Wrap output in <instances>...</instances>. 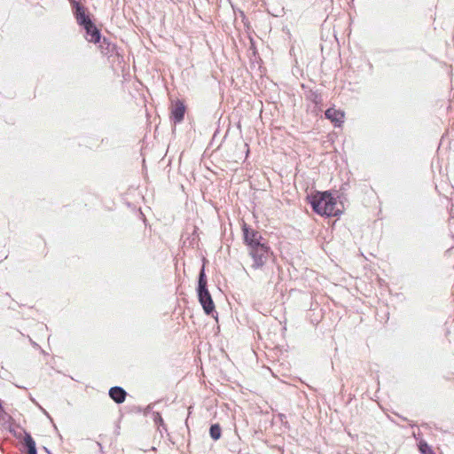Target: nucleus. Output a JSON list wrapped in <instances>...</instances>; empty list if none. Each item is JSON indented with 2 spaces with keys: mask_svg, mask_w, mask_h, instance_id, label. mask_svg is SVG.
I'll list each match as a JSON object with an SVG mask.
<instances>
[{
  "mask_svg": "<svg viewBox=\"0 0 454 454\" xmlns=\"http://www.w3.org/2000/svg\"><path fill=\"white\" fill-rule=\"evenodd\" d=\"M314 101H315V103H316V104H317V103L319 102V101L317 100V95L315 96Z\"/></svg>",
  "mask_w": 454,
  "mask_h": 454,
  "instance_id": "15",
  "label": "nucleus"
},
{
  "mask_svg": "<svg viewBox=\"0 0 454 454\" xmlns=\"http://www.w3.org/2000/svg\"><path fill=\"white\" fill-rule=\"evenodd\" d=\"M25 444L27 448L28 454H36L35 442L30 434H26L24 438Z\"/></svg>",
  "mask_w": 454,
  "mask_h": 454,
  "instance_id": "10",
  "label": "nucleus"
},
{
  "mask_svg": "<svg viewBox=\"0 0 454 454\" xmlns=\"http://www.w3.org/2000/svg\"><path fill=\"white\" fill-rule=\"evenodd\" d=\"M45 450V452H47L49 454V452H51L47 448H44Z\"/></svg>",
  "mask_w": 454,
  "mask_h": 454,
  "instance_id": "16",
  "label": "nucleus"
},
{
  "mask_svg": "<svg viewBox=\"0 0 454 454\" xmlns=\"http://www.w3.org/2000/svg\"><path fill=\"white\" fill-rule=\"evenodd\" d=\"M110 397L117 403H121L125 401L127 393L121 387H113L109 390Z\"/></svg>",
  "mask_w": 454,
  "mask_h": 454,
  "instance_id": "8",
  "label": "nucleus"
},
{
  "mask_svg": "<svg viewBox=\"0 0 454 454\" xmlns=\"http://www.w3.org/2000/svg\"><path fill=\"white\" fill-rule=\"evenodd\" d=\"M185 113V106L181 101H177L173 109H172V116L175 120V122H180L183 121Z\"/></svg>",
  "mask_w": 454,
  "mask_h": 454,
  "instance_id": "9",
  "label": "nucleus"
},
{
  "mask_svg": "<svg viewBox=\"0 0 454 454\" xmlns=\"http://www.w3.org/2000/svg\"><path fill=\"white\" fill-rule=\"evenodd\" d=\"M221 427L218 424H214L210 427L209 434L212 439L218 440L221 437Z\"/></svg>",
  "mask_w": 454,
  "mask_h": 454,
  "instance_id": "11",
  "label": "nucleus"
},
{
  "mask_svg": "<svg viewBox=\"0 0 454 454\" xmlns=\"http://www.w3.org/2000/svg\"><path fill=\"white\" fill-rule=\"evenodd\" d=\"M40 410L43 412V414H45L48 418H50L48 412L43 408H42L41 406H40Z\"/></svg>",
  "mask_w": 454,
  "mask_h": 454,
  "instance_id": "14",
  "label": "nucleus"
},
{
  "mask_svg": "<svg viewBox=\"0 0 454 454\" xmlns=\"http://www.w3.org/2000/svg\"><path fill=\"white\" fill-rule=\"evenodd\" d=\"M83 27L86 30V39L89 42L97 43L100 41V31L98 30V28H97V27L94 25L92 21L87 22V25H85V27Z\"/></svg>",
  "mask_w": 454,
  "mask_h": 454,
  "instance_id": "5",
  "label": "nucleus"
},
{
  "mask_svg": "<svg viewBox=\"0 0 454 454\" xmlns=\"http://www.w3.org/2000/svg\"><path fill=\"white\" fill-rule=\"evenodd\" d=\"M154 421L156 423L160 424V425H163V419H162L161 416L159 413L155 414Z\"/></svg>",
  "mask_w": 454,
  "mask_h": 454,
  "instance_id": "13",
  "label": "nucleus"
},
{
  "mask_svg": "<svg viewBox=\"0 0 454 454\" xmlns=\"http://www.w3.org/2000/svg\"><path fill=\"white\" fill-rule=\"evenodd\" d=\"M49 454H52L51 452H49Z\"/></svg>",
  "mask_w": 454,
  "mask_h": 454,
  "instance_id": "17",
  "label": "nucleus"
},
{
  "mask_svg": "<svg viewBox=\"0 0 454 454\" xmlns=\"http://www.w3.org/2000/svg\"><path fill=\"white\" fill-rule=\"evenodd\" d=\"M249 254L254 260L252 267L254 269H259L263 266L266 262L268 255V247L263 243H257L256 246L249 248Z\"/></svg>",
  "mask_w": 454,
  "mask_h": 454,
  "instance_id": "3",
  "label": "nucleus"
},
{
  "mask_svg": "<svg viewBox=\"0 0 454 454\" xmlns=\"http://www.w3.org/2000/svg\"><path fill=\"white\" fill-rule=\"evenodd\" d=\"M244 239L246 244L250 247L256 246L257 243H262V236L259 232L249 230L246 224L243 226Z\"/></svg>",
  "mask_w": 454,
  "mask_h": 454,
  "instance_id": "4",
  "label": "nucleus"
},
{
  "mask_svg": "<svg viewBox=\"0 0 454 454\" xmlns=\"http://www.w3.org/2000/svg\"><path fill=\"white\" fill-rule=\"evenodd\" d=\"M325 114L336 127H340L344 121V113L340 110L328 108Z\"/></svg>",
  "mask_w": 454,
  "mask_h": 454,
  "instance_id": "6",
  "label": "nucleus"
},
{
  "mask_svg": "<svg viewBox=\"0 0 454 454\" xmlns=\"http://www.w3.org/2000/svg\"><path fill=\"white\" fill-rule=\"evenodd\" d=\"M310 204L314 211L321 215L335 216L341 212L336 207V199L329 192H317L311 198Z\"/></svg>",
  "mask_w": 454,
  "mask_h": 454,
  "instance_id": "1",
  "label": "nucleus"
},
{
  "mask_svg": "<svg viewBox=\"0 0 454 454\" xmlns=\"http://www.w3.org/2000/svg\"><path fill=\"white\" fill-rule=\"evenodd\" d=\"M419 447L421 454H435L426 442L420 441Z\"/></svg>",
  "mask_w": 454,
  "mask_h": 454,
  "instance_id": "12",
  "label": "nucleus"
},
{
  "mask_svg": "<svg viewBox=\"0 0 454 454\" xmlns=\"http://www.w3.org/2000/svg\"><path fill=\"white\" fill-rule=\"evenodd\" d=\"M71 1L74 2L75 5V16L77 22L83 27L87 25V22H91L90 19L85 14L83 7L74 0Z\"/></svg>",
  "mask_w": 454,
  "mask_h": 454,
  "instance_id": "7",
  "label": "nucleus"
},
{
  "mask_svg": "<svg viewBox=\"0 0 454 454\" xmlns=\"http://www.w3.org/2000/svg\"><path fill=\"white\" fill-rule=\"evenodd\" d=\"M198 297L205 313L207 315L212 314L215 311V304L211 294L207 288V279L204 269L200 270L199 276Z\"/></svg>",
  "mask_w": 454,
  "mask_h": 454,
  "instance_id": "2",
  "label": "nucleus"
}]
</instances>
